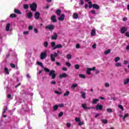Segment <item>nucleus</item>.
<instances>
[{"mask_svg":"<svg viewBox=\"0 0 129 129\" xmlns=\"http://www.w3.org/2000/svg\"><path fill=\"white\" fill-rule=\"evenodd\" d=\"M89 7L90 9L94 8L95 10H99V6L97 4H93L92 5V2H89Z\"/></svg>","mask_w":129,"mask_h":129,"instance_id":"1","label":"nucleus"},{"mask_svg":"<svg viewBox=\"0 0 129 129\" xmlns=\"http://www.w3.org/2000/svg\"><path fill=\"white\" fill-rule=\"evenodd\" d=\"M58 56V54L56 52H54V54H52L50 55V59L52 62H55L56 61V57Z\"/></svg>","mask_w":129,"mask_h":129,"instance_id":"2","label":"nucleus"},{"mask_svg":"<svg viewBox=\"0 0 129 129\" xmlns=\"http://www.w3.org/2000/svg\"><path fill=\"white\" fill-rule=\"evenodd\" d=\"M49 75L51 77L52 79H55L56 78V74H55V71L54 70L49 72Z\"/></svg>","mask_w":129,"mask_h":129,"instance_id":"3","label":"nucleus"},{"mask_svg":"<svg viewBox=\"0 0 129 129\" xmlns=\"http://www.w3.org/2000/svg\"><path fill=\"white\" fill-rule=\"evenodd\" d=\"M30 7L32 11H35L37 10V4L36 3H33L30 6Z\"/></svg>","mask_w":129,"mask_h":129,"instance_id":"4","label":"nucleus"},{"mask_svg":"<svg viewBox=\"0 0 129 129\" xmlns=\"http://www.w3.org/2000/svg\"><path fill=\"white\" fill-rule=\"evenodd\" d=\"M82 107H83V108H84V109H85V110L94 108V107H87V106H86V104H82Z\"/></svg>","mask_w":129,"mask_h":129,"instance_id":"5","label":"nucleus"},{"mask_svg":"<svg viewBox=\"0 0 129 129\" xmlns=\"http://www.w3.org/2000/svg\"><path fill=\"white\" fill-rule=\"evenodd\" d=\"M47 50L45 52H42L40 54V59H41V60H44V59H45V58H46V57L47 56V54L46 52Z\"/></svg>","mask_w":129,"mask_h":129,"instance_id":"6","label":"nucleus"},{"mask_svg":"<svg viewBox=\"0 0 129 129\" xmlns=\"http://www.w3.org/2000/svg\"><path fill=\"white\" fill-rule=\"evenodd\" d=\"M95 108H96V110H102V108H103V106H102V105L98 104L96 106Z\"/></svg>","mask_w":129,"mask_h":129,"instance_id":"7","label":"nucleus"},{"mask_svg":"<svg viewBox=\"0 0 129 129\" xmlns=\"http://www.w3.org/2000/svg\"><path fill=\"white\" fill-rule=\"evenodd\" d=\"M45 29H46L47 30H49V31H52L54 30V25H49L46 26L45 27Z\"/></svg>","mask_w":129,"mask_h":129,"instance_id":"8","label":"nucleus"},{"mask_svg":"<svg viewBox=\"0 0 129 129\" xmlns=\"http://www.w3.org/2000/svg\"><path fill=\"white\" fill-rule=\"evenodd\" d=\"M126 31H127V29H126V28L124 27H122L120 29V32L121 34H124L125 32H126Z\"/></svg>","mask_w":129,"mask_h":129,"instance_id":"9","label":"nucleus"},{"mask_svg":"<svg viewBox=\"0 0 129 129\" xmlns=\"http://www.w3.org/2000/svg\"><path fill=\"white\" fill-rule=\"evenodd\" d=\"M34 18L36 20H38V19H39V18H40V13L35 12V13L34 14Z\"/></svg>","mask_w":129,"mask_h":129,"instance_id":"10","label":"nucleus"},{"mask_svg":"<svg viewBox=\"0 0 129 129\" xmlns=\"http://www.w3.org/2000/svg\"><path fill=\"white\" fill-rule=\"evenodd\" d=\"M57 38H58V35L57 33H54L53 35L51 36V40H56Z\"/></svg>","mask_w":129,"mask_h":129,"instance_id":"11","label":"nucleus"},{"mask_svg":"<svg viewBox=\"0 0 129 129\" xmlns=\"http://www.w3.org/2000/svg\"><path fill=\"white\" fill-rule=\"evenodd\" d=\"M62 45L61 44H58L55 46V47H53V50H55L56 49H61L62 48Z\"/></svg>","mask_w":129,"mask_h":129,"instance_id":"12","label":"nucleus"},{"mask_svg":"<svg viewBox=\"0 0 129 129\" xmlns=\"http://www.w3.org/2000/svg\"><path fill=\"white\" fill-rule=\"evenodd\" d=\"M51 20L52 22H53V23L57 22V20H56V16L54 15H53L51 17Z\"/></svg>","mask_w":129,"mask_h":129,"instance_id":"13","label":"nucleus"},{"mask_svg":"<svg viewBox=\"0 0 129 129\" xmlns=\"http://www.w3.org/2000/svg\"><path fill=\"white\" fill-rule=\"evenodd\" d=\"M64 18H65V15L64 14H62L60 17L58 18L59 21H64Z\"/></svg>","mask_w":129,"mask_h":129,"instance_id":"14","label":"nucleus"},{"mask_svg":"<svg viewBox=\"0 0 129 129\" xmlns=\"http://www.w3.org/2000/svg\"><path fill=\"white\" fill-rule=\"evenodd\" d=\"M81 95H82V98H83V99H85V98H86V95L85 94V93L84 92H80Z\"/></svg>","mask_w":129,"mask_h":129,"instance_id":"15","label":"nucleus"},{"mask_svg":"<svg viewBox=\"0 0 129 129\" xmlns=\"http://www.w3.org/2000/svg\"><path fill=\"white\" fill-rule=\"evenodd\" d=\"M4 72H5L6 74H7V75H9V74H10V71L7 68H4Z\"/></svg>","mask_w":129,"mask_h":129,"instance_id":"16","label":"nucleus"},{"mask_svg":"<svg viewBox=\"0 0 129 129\" xmlns=\"http://www.w3.org/2000/svg\"><path fill=\"white\" fill-rule=\"evenodd\" d=\"M67 77V74L63 73L59 75V78H65Z\"/></svg>","mask_w":129,"mask_h":129,"instance_id":"17","label":"nucleus"},{"mask_svg":"<svg viewBox=\"0 0 129 129\" xmlns=\"http://www.w3.org/2000/svg\"><path fill=\"white\" fill-rule=\"evenodd\" d=\"M32 16H33V13L32 12H30L27 14V17L28 19H32Z\"/></svg>","mask_w":129,"mask_h":129,"instance_id":"18","label":"nucleus"},{"mask_svg":"<svg viewBox=\"0 0 129 129\" xmlns=\"http://www.w3.org/2000/svg\"><path fill=\"white\" fill-rule=\"evenodd\" d=\"M10 27H11V24L10 23H8L6 26V29L7 32H9V31H10Z\"/></svg>","mask_w":129,"mask_h":129,"instance_id":"19","label":"nucleus"},{"mask_svg":"<svg viewBox=\"0 0 129 129\" xmlns=\"http://www.w3.org/2000/svg\"><path fill=\"white\" fill-rule=\"evenodd\" d=\"M6 125V122L3 121V120H1L0 121V126H4Z\"/></svg>","mask_w":129,"mask_h":129,"instance_id":"20","label":"nucleus"},{"mask_svg":"<svg viewBox=\"0 0 129 129\" xmlns=\"http://www.w3.org/2000/svg\"><path fill=\"white\" fill-rule=\"evenodd\" d=\"M91 70H90V68H87V74H88V75H90V74H91Z\"/></svg>","mask_w":129,"mask_h":129,"instance_id":"21","label":"nucleus"},{"mask_svg":"<svg viewBox=\"0 0 129 129\" xmlns=\"http://www.w3.org/2000/svg\"><path fill=\"white\" fill-rule=\"evenodd\" d=\"M115 66L116 67H121L122 64H121V63H120V62H116V63L115 64Z\"/></svg>","mask_w":129,"mask_h":129,"instance_id":"22","label":"nucleus"},{"mask_svg":"<svg viewBox=\"0 0 129 129\" xmlns=\"http://www.w3.org/2000/svg\"><path fill=\"white\" fill-rule=\"evenodd\" d=\"M73 18H74V19H78V14H77V13H74V14H73Z\"/></svg>","mask_w":129,"mask_h":129,"instance_id":"23","label":"nucleus"},{"mask_svg":"<svg viewBox=\"0 0 129 129\" xmlns=\"http://www.w3.org/2000/svg\"><path fill=\"white\" fill-rule=\"evenodd\" d=\"M79 77H80V78H83V79H85V78H86V77L85 76V75L82 74H79Z\"/></svg>","mask_w":129,"mask_h":129,"instance_id":"24","label":"nucleus"},{"mask_svg":"<svg viewBox=\"0 0 129 129\" xmlns=\"http://www.w3.org/2000/svg\"><path fill=\"white\" fill-rule=\"evenodd\" d=\"M15 13H16V14H18L19 15H21L22 14V13L21 12V11H20L18 9H15L14 10Z\"/></svg>","mask_w":129,"mask_h":129,"instance_id":"25","label":"nucleus"},{"mask_svg":"<svg viewBox=\"0 0 129 129\" xmlns=\"http://www.w3.org/2000/svg\"><path fill=\"white\" fill-rule=\"evenodd\" d=\"M119 60H120V57H116L115 58V59H114V61L116 62H118V61H119Z\"/></svg>","mask_w":129,"mask_h":129,"instance_id":"26","label":"nucleus"},{"mask_svg":"<svg viewBox=\"0 0 129 129\" xmlns=\"http://www.w3.org/2000/svg\"><path fill=\"white\" fill-rule=\"evenodd\" d=\"M77 86H78V84H73L72 86V88L73 89H74V88H76V87H77Z\"/></svg>","mask_w":129,"mask_h":129,"instance_id":"27","label":"nucleus"},{"mask_svg":"<svg viewBox=\"0 0 129 129\" xmlns=\"http://www.w3.org/2000/svg\"><path fill=\"white\" fill-rule=\"evenodd\" d=\"M97 101H99V100L98 99H95L93 100L92 103L95 104Z\"/></svg>","mask_w":129,"mask_h":129,"instance_id":"28","label":"nucleus"},{"mask_svg":"<svg viewBox=\"0 0 129 129\" xmlns=\"http://www.w3.org/2000/svg\"><path fill=\"white\" fill-rule=\"evenodd\" d=\"M129 82V79L128 78H127L124 81V84H128Z\"/></svg>","mask_w":129,"mask_h":129,"instance_id":"29","label":"nucleus"},{"mask_svg":"<svg viewBox=\"0 0 129 129\" xmlns=\"http://www.w3.org/2000/svg\"><path fill=\"white\" fill-rule=\"evenodd\" d=\"M72 58V55H71V54H68L67 55V58L68 59H70Z\"/></svg>","mask_w":129,"mask_h":129,"instance_id":"30","label":"nucleus"},{"mask_svg":"<svg viewBox=\"0 0 129 129\" xmlns=\"http://www.w3.org/2000/svg\"><path fill=\"white\" fill-rule=\"evenodd\" d=\"M48 42L47 41H45L44 43V44H43V46L45 47V48H47L48 47Z\"/></svg>","mask_w":129,"mask_h":129,"instance_id":"31","label":"nucleus"},{"mask_svg":"<svg viewBox=\"0 0 129 129\" xmlns=\"http://www.w3.org/2000/svg\"><path fill=\"white\" fill-rule=\"evenodd\" d=\"M69 94H70V92L68 91L66 93H64L63 94V96H68V95H69Z\"/></svg>","mask_w":129,"mask_h":129,"instance_id":"32","label":"nucleus"},{"mask_svg":"<svg viewBox=\"0 0 129 129\" xmlns=\"http://www.w3.org/2000/svg\"><path fill=\"white\" fill-rule=\"evenodd\" d=\"M17 17V15H16V14H12L10 15V18H16Z\"/></svg>","mask_w":129,"mask_h":129,"instance_id":"33","label":"nucleus"},{"mask_svg":"<svg viewBox=\"0 0 129 129\" xmlns=\"http://www.w3.org/2000/svg\"><path fill=\"white\" fill-rule=\"evenodd\" d=\"M92 36H94L95 35V29H93L91 32Z\"/></svg>","mask_w":129,"mask_h":129,"instance_id":"34","label":"nucleus"},{"mask_svg":"<svg viewBox=\"0 0 129 129\" xmlns=\"http://www.w3.org/2000/svg\"><path fill=\"white\" fill-rule=\"evenodd\" d=\"M109 53H110V49L107 50H106L104 52L105 55H107V54H109Z\"/></svg>","mask_w":129,"mask_h":129,"instance_id":"35","label":"nucleus"},{"mask_svg":"<svg viewBox=\"0 0 129 129\" xmlns=\"http://www.w3.org/2000/svg\"><path fill=\"white\" fill-rule=\"evenodd\" d=\"M59 106L56 105L55 106H53V110H57L58 109V107Z\"/></svg>","mask_w":129,"mask_h":129,"instance_id":"36","label":"nucleus"},{"mask_svg":"<svg viewBox=\"0 0 129 129\" xmlns=\"http://www.w3.org/2000/svg\"><path fill=\"white\" fill-rule=\"evenodd\" d=\"M75 121H76L77 122H80V118L76 117V118H75Z\"/></svg>","mask_w":129,"mask_h":129,"instance_id":"37","label":"nucleus"},{"mask_svg":"<svg viewBox=\"0 0 129 129\" xmlns=\"http://www.w3.org/2000/svg\"><path fill=\"white\" fill-rule=\"evenodd\" d=\"M23 8L25 10H27V9H29V6L28 5H24Z\"/></svg>","mask_w":129,"mask_h":129,"instance_id":"38","label":"nucleus"},{"mask_svg":"<svg viewBox=\"0 0 129 129\" xmlns=\"http://www.w3.org/2000/svg\"><path fill=\"white\" fill-rule=\"evenodd\" d=\"M102 122H103V123H107L108 121L106 119H102Z\"/></svg>","mask_w":129,"mask_h":129,"instance_id":"39","label":"nucleus"},{"mask_svg":"<svg viewBox=\"0 0 129 129\" xmlns=\"http://www.w3.org/2000/svg\"><path fill=\"white\" fill-rule=\"evenodd\" d=\"M37 64L41 66V67H43V63L40 61L37 62Z\"/></svg>","mask_w":129,"mask_h":129,"instance_id":"40","label":"nucleus"},{"mask_svg":"<svg viewBox=\"0 0 129 129\" xmlns=\"http://www.w3.org/2000/svg\"><path fill=\"white\" fill-rule=\"evenodd\" d=\"M127 116H128V114H127V113L125 114L123 117V120H124V119H125V118H126V117H127Z\"/></svg>","mask_w":129,"mask_h":129,"instance_id":"41","label":"nucleus"},{"mask_svg":"<svg viewBox=\"0 0 129 129\" xmlns=\"http://www.w3.org/2000/svg\"><path fill=\"white\" fill-rule=\"evenodd\" d=\"M107 112H109V113H110L111 112H112V109H111L110 108H108L107 109Z\"/></svg>","mask_w":129,"mask_h":129,"instance_id":"42","label":"nucleus"},{"mask_svg":"<svg viewBox=\"0 0 129 129\" xmlns=\"http://www.w3.org/2000/svg\"><path fill=\"white\" fill-rule=\"evenodd\" d=\"M56 14L57 15H58V16H60V15L61 14V10H57L56 11Z\"/></svg>","mask_w":129,"mask_h":129,"instance_id":"43","label":"nucleus"},{"mask_svg":"<svg viewBox=\"0 0 129 129\" xmlns=\"http://www.w3.org/2000/svg\"><path fill=\"white\" fill-rule=\"evenodd\" d=\"M55 46H56V43H55V42H51V47H53V48H54L55 47Z\"/></svg>","mask_w":129,"mask_h":129,"instance_id":"44","label":"nucleus"},{"mask_svg":"<svg viewBox=\"0 0 129 129\" xmlns=\"http://www.w3.org/2000/svg\"><path fill=\"white\" fill-rule=\"evenodd\" d=\"M44 71H45V72H50V70L47 68H45Z\"/></svg>","mask_w":129,"mask_h":129,"instance_id":"45","label":"nucleus"},{"mask_svg":"<svg viewBox=\"0 0 129 129\" xmlns=\"http://www.w3.org/2000/svg\"><path fill=\"white\" fill-rule=\"evenodd\" d=\"M63 112H60L59 114H58V116L59 117H61V116H63Z\"/></svg>","mask_w":129,"mask_h":129,"instance_id":"46","label":"nucleus"},{"mask_svg":"<svg viewBox=\"0 0 129 129\" xmlns=\"http://www.w3.org/2000/svg\"><path fill=\"white\" fill-rule=\"evenodd\" d=\"M66 64L68 67H70V66H71V63H70V62H66Z\"/></svg>","mask_w":129,"mask_h":129,"instance_id":"47","label":"nucleus"},{"mask_svg":"<svg viewBox=\"0 0 129 129\" xmlns=\"http://www.w3.org/2000/svg\"><path fill=\"white\" fill-rule=\"evenodd\" d=\"M10 66L12 68H15L16 67V66L14 63H10Z\"/></svg>","mask_w":129,"mask_h":129,"instance_id":"48","label":"nucleus"},{"mask_svg":"<svg viewBox=\"0 0 129 129\" xmlns=\"http://www.w3.org/2000/svg\"><path fill=\"white\" fill-rule=\"evenodd\" d=\"M34 31L35 34H38V33H39V31H38V29H37L36 28L34 29Z\"/></svg>","mask_w":129,"mask_h":129,"instance_id":"49","label":"nucleus"},{"mask_svg":"<svg viewBox=\"0 0 129 129\" xmlns=\"http://www.w3.org/2000/svg\"><path fill=\"white\" fill-rule=\"evenodd\" d=\"M123 64L124 65H126V64H128V61H127V60H124Z\"/></svg>","mask_w":129,"mask_h":129,"instance_id":"50","label":"nucleus"},{"mask_svg":"<svg viewBox=\"0 0 129 129\" xmlns=\"http://www.w3.org/2000/svg\"><path fill=\"white\" fill-rule=\"evenodd\" d=\"M75 67L76 69H79V68L80 67V66H79V64H76Z\"/></svg>","mask_w":129,"mask_h":129,"instance_id":"51","label":"nucleus"},{"mask_svg":"<svg viewBox=\"0 0 129 129\" xmlns=\"http://www.w3.org/2000/svg\"><path fill=\"white\" fill-rule=\"evenodd\" d=\"M118 107H119V108H120V109H122V110H123V107H122L121 105H119L118 106Z\"/></svg>","mask_w":129,"mask_h":129,"instance_id":"52","label":"nucleus"},{"mask_svg":"<svg viewBox=\"0 0 129 129\" xmlns=\"http://www.w3.org/2000/svg\"><path fill=\"white\" fill-rule=\"evenodd\" d=\"M105 86L106 87H109V84L108 83H105Z\"/></svg>","mask_w":129,"mask_h":129,"instance_id":"53","label":"nucleus"},{"mask_svg":"<svg viewBox=\"0 0 129 129\" xmlns=\"http://www.w3.org/2000/svg\"><path fill=\"white\" fill-rule=\"evenodd\" d=\"M54 93H56V94H61L62 93L59 92L58 91H55Z\"/></svg>","mask_w":129,"mask_h":129,"instance_id":"54","label":"nucleus"},{"mask_svg":"<svg viewBox=\"0 0 129 129\" xmlns=\"http://www.w3.org/2000/svg\"><path fill=\"white\" fill-rule=\"evenodd\" d=\"M67 127H70V126H71V124L70 123H67Z\"/></svg>","mask_w":129,"mask_h":129,"instance_id":"55","label":"nucleus"},{"mask_svg":"<svg viewBox=\"0 0 129 129\" xmlns=\"http://www.w3.org/2000/svg\"><path fill=\"white\" fill-rule=\"evenodd\" d=\"M96 68H95V67H94L93 68H90L91 71H95V69Z\"/></svg>","mask_w":129,"mask_h":129,"instance_id":"56","label":"nucleus"},{"mask_svg":"<svg viewBox=\"0 0 129 129\" xmlns=\"http://www.w3.org/2000/svg\"><path fill=\"white\" fill-rule=\"evenodd\" d=\"M76 48H77V49H79V48H80V44H79V43H78V44L76 45Z\"/></svg>","mask_w":129,"mask_h":129,"instance_id":"57","label":"nucleus"},{"mask_svg":"<svg viewBox=\"0 0 129 129\" xmlns=\"http://www.w3.org/2000/svg\"><path fill=\"white\" fill-rule=\"evenodd\" d=\"M24 35H28L29 34V32L28 31H24L23 32Z\"/></svg>","mask_w":129,"mask_h":129,"instance_id":"58","label":"nucleus"},{"mask_svg":"<svg viewBox=\"0 0 129 129\" xmlns=\"http://www.w3.org/2000/svg\"><path fill=\"white\" fill-rule=\"evenodd\" d=\"M125 36H126V37H129V32H126L125 33Z\"/></svg>","mask_w":129,"mask_h":129,"instance_id":"59","label":"nucleus"},{"mask_svg":"<svg viewBox=\"0 0 129 129\" xmlns=\"http://www.w3.org/2000/svg\"><path fill=\"white\" fill-rule=\"evenodd\" d=\"M11 97H12V95H11V94H8V95H7V98L10 99V98H11Z\"/></svg>","mask_w":129,"mask_h":129,"instance_id":"60","label":"nucleus"},{"mask_svg":"<svg viewBox=\"0 0 129 129\" xmlns=\"http://www.w3.org/2000/svg\"><path fill=\"white\" fill-rule=\"evenodd\" d=\"M88 6V5H87V4H85V9H87V8H88V7H89V6Z\"/></svg>","mask_w":129,"mask_h":129,"instance_id":"61","label":"nucleus"},{"mask_svg":"<svg viewBox=\"0 0 129 129\" xmlns=\"http://www.w3.org/2000/svg\"><path fill=\"white\" fill-rule=\"evenodd\" d=\"M28 29H29V30H33V26H30L28 27Z\"/></svg>","mask_w":129,"mask_h":129,"instance_id":"62","label":"nucleus"},{"mask_svg":"<svg viewBox=\"0 0 129 129\" xmlns=\"http://www.w3.org/2000/svg\"><path fill=\"white\" fill-rule=\"evenodd\" d=\"M51 84H52V85H55V84H56V82H55V81H52V82H51Z\"/></svg>","mask_w":129,"mask_h":129,"instance_id":"63","label":"nucleus"},{"mask_svg":"<svg viewBox=\"0 0 129 129\" xmlns=\"http://www.w3.org/2000/svg\"><path fill=\"white\" fill-rule=\"evenodd\" d=\"M126 50H129V45H127L126 47Z\"/></svg>","mask_w":129,"mask_h":129,"instance_id":"64","label":"nucleus"}]
</instances>
